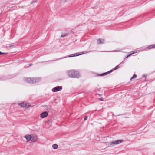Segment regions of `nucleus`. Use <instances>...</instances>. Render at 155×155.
I'll list each match as a JSON object with an SVG mask.
<instances>
[{"mask_svg": "<svg viewBox=\"0 0 155 155\" xmlns=\"http://www.w3.org/2000/svg\"><path fill=\"white\" fill-rule=\"evenodd\" d=\"M66 73L67 75L70 78H78L80 76L79 72L74 70H68Z\"/></svg>", "mask_w": 155, "mask_h": 155, "instance_id": "f257e3e1", "label": "nucleus"}, {"mask_svg": "<svg viewBox=\"0 0 155 155\" xmlns=\"http://www.w3.org/2000/svg\"><path fill=\"white\" fill-rule=\"evenodd\" d=\"M40 78H28L24 79L25 82L31 84H35L41 80Z\"/></svg>", "mask_w": 155, "mask_h": 155, "instance_id": "f03ea898", "label": "nucleus"}, {"mask_svg": "<svg viewBox=\"0 0 155 155\" xmlns=\"http://www.w3.org/2000/svg\"><path fill=\"white\" fill-rule=\"evenodd\" d=\"M87 53L88 52L87 51H84L83 52H78V53H76L75 54H72L69 55L68 56V57H71L77 56L81 55L82 54H84Z\"/></svg>", "mask_w": 155, "mask_h": 155, "instance_id": "7ed1b4c3", "label": "nucleus"}, {"mask_svg": "<svg viewBox=\"0 0 155 155\" xmlns=\"http://www.w3.org/2000/svg\"><path fill=\"white\" fill-rule=\"evenodd\" d=\"M19 105L23 107L28 108L31 106L28 103L25 102H22L19 103Z\"/></svg>", "mask_w": 155, "mask_h": 155, "instance_id": "20e7f679", "label": "nucleus"}, {"mask_svg": "<svg viewBox=\"0 0 155 155\" xmlns=\"http://www.w3.org/2000/svg\"><path fill=\"white\" fill-rule=\"evenodd\" d=\"M62 89V86H57L53 88L52 91L53 92H56L58 91H60Z\"/></svg>", "mask_w": 155, "mask_h": 155, "instance_id": "39448f33", "label": "nucleus"}, {"mask_svg": "<svg viewBox=\"0 0 155 155\" xmlns=\"http://www.w3.org/2000/svg\"><path fill=\"white\" fill-rule=\"evenodd\" d=\"M24 137L26 139L27 142H28L31 140L32 136L31 135L27 134L25 135Z\"/></svg>", "mask_w": 155, "mask_h": 155, "instance_id": "423d86ee", "label": "nucleus"}, {"mask_svg": "<svg viewBox=\"0 0 155 155\" xmlns=\"http://www.w3.org/2000/svg\"><path fill=\"white\" fill-rule=\"evenodd\" d=\"M153 48H155V44L149 45L146 48L144 49H143L142 50H147Z\"/></svg>", "mask_w": 155, "mask_h": 155, "instance_id": "0eeeda50", "label": "nucleus"}, {"mask_svg": "<svg viewBox=\"0 0 155 155\" xmlns=\"http://www.w3.org/2000/svg\"><path fill=\"white\" fill-rule=\"evenodd\" d=\"M48 115V113L46 111L42 113L40 115V117L42 118H44L47 117Z\"/></svg>", "mask_w": 155, "mask_h": 155, "instance_id": "6e6552de", "label": "nucleus"}, {"mask_svg": "<svg viewBox=\"0 0 155 155\" xmlns=\"http://www.w3.org/2000/svg\"><path fill=\"white\" fill-rule=\"evenodd\" d=\"M38 140L37 137L36 135H34L32 136V138L31 140L33 142H35L37 141Z\"/></svg>", "mask_w": 155, "mask_h": 155, "instance_id": "1a4fd4ad", "label": "nucleus"}, {"mask_svg": "<svg viewBox=\"0 0 155 155\" xmlns=\"http://www.w3.org/2000/svg\"><path fill=\"white\" fill-rule=\"evenodd\" d=\"M104 40L103 39H99L97 40V43L99 44H102L104 43Z\"/></svg>", "mask_w": 155, "mask_h": 155, "instance_id": "9d476101", "label": "nucleus"}, {"mask_svg": "<svg viewBox=\"0 0 155 155\" xmlns=\"http://www.w3.org/2000/svg\"><path fill=\"white\" fill-rule=\"evenodd\" d=\"M137 52V51H134L131 52V53L130 54L127 55V56L125 58V59L127 58L130 57V56H131L132 54H134L135 53Z\"/></svg>", "mask_w": 155, "mask_h": 155, "instance_id": "9b49d317", "label": "nucleus"}, {"mask_svg": "<svg viewBox=\"0 0 155 155\" xmlns=\"http://www.w3.org/2000/svg\"><path fill=\"white\" fill-rule=\"evenodd\" d=\"M115 141L116 144H117L122 143L123 141V140H120Z\"/></svg>", "mask_w": 155, "mask_h": 155, "instance_id": "f8f14e48", "label": "nucleus"}, {"mask_svg": "<svg viewBox=\"0 0 155 155\" xmlns=\"http://www.w3.org/2000/svg\"><path fill=\"white\" fill-rule=\"evenodd\" d=\"M115 145H117L116 143H115V141H112L111 142H110V146H113Z\"/></svg>", "mask_w": 155, "mask_h": 155, "instance_id": "ddd939ff", "label": "nucleus"}, {"mask_svg": "<svg viewBox=\"0 0 155 155\" xmlns=\"http://www.w3.org/2000/svg\"><path fill=\"white\" fill-rule=\"evenodd\" d=\"M58 145L56 144H53L52 145V147L53 149H56L58 148Z\"/></svg>", "mask_w": 155, "mask_h": 155, "instance_id": "4468645a", "label": "nucleus"}, {"mask_svg": "<svg viewBox=\"0 0 155 155\" xmlns=\"http://www.w3.org/2000/svg\"><path fill=\"white\" fill-rule=\"evenodd\" d=\"M107 74H108L107 72H106L104 73H102L101 74H100L99 75H98V76H104L106 75Z\"/></svg>", "mask_w": 155, "mask_h": 155, "instance_id": "2eb2a0df", "label": "nucleus"}, {"mask_svg": "<svg viewBox=\"0 0 155 155\" xmlns=\"http://www.w3.org/2000/svg\"><path fill=\"white\" fill-rule=\"evenodd\" d=\"M68 35V34L67 33H64L62 34L61 35V37H64Z\"/></svg>", "mask_w": 155, "mask_h": 155, "instance_id": "dca6fc26", "label": "nucleus"}, {"mask_svg": "<svg viewBox=\"0 0 155 155\" xmlns=\"http://www.w3.org/2000/svg\"><path fill=\"white\" fill-rule=\"evenodd\" d=\"M137 77V75L136 74H134L133 75V77L130 78V80H131L132 79L136 78Z\"/></svg>", "mask_w": 155, "mask_h": 155, "instance_id": "f3484780", "label": "nucleus"}, {"mask_svg": "<svg viewBox=\"0 0 155 155\" xmlns=\"http://www.w3.org/2000/svg\"><path fill=\"white\" fill-rule=\"evenodd\" d=\"M119 68V65H118L117 66H116L114 68H113L114 70H116L117 69H118Z\"/></svg>", "mask_w": 155, "mask_h": 155, "instance_id": "a211bd4d", "label": "nucleus"}, {"mask_svg": "<svg viewBox=\"0 0 155 155\" xmlns=\"http://www.w3.org/2000/svg\"><path fill=\"white\" fill-rule=\"evenodd\" d=\"M113 71H114V70L113 69L110 70L109 71H107V72L108 74L112 72Z\"/></svg>", "mask_w": 155, "mask_h": 155, "instance_id": "6ab92c4d", "label": "nucleus"}, {"mask_svg": "<svg viewBox=\"0 0 155 155\" xmlns=\"http://www.w3.org/2000/svg\"><path fill=\"white\" fill-rule=\"evenodd\" d=\"M113 71H114V70L113 69L110 70L109 71H107V72L108 74L112 72Z\"/></svg>", "mask_w": 155, "mask_h": 155, "instance_id": "aec40b11", "label": "nucleus"}, {"mask_svg": "<svg viewBox=\"0 0 155 155\" xmlns=\"http://www.w3.org/2000/svg\"><path fill=\"white\" fill-rule=\"evenodd\" d=\"M14 45L13 44H11L9 46V47H14Z\"/></svg>", "mask_w": 155, "mask_h": 155, "instance_id": "412c9836", "label": "nucleus"}, {"mask_svg": "<svg viewBox=\"0 0 155 155\" xmlns=\"http://www.w3.org/2000/svg\"><path fill=\"white\" fill-rule=\"evenodd\" d=\"M65 58H66V57H64V58H58V59H56V60H54V61L58 60H60V59H62Z\"/></svg>", "mask_w": 155, "mask_h": 155, "instance_id": "4be33fe9", "label": "nucleus"}, {"mask_svg": "<svg viewBox=\"0 0 155 155\" xmlns=\"http://www.w3.org/2000/svg\"><path fill=\"white\" fill-rule=\"evenodd\" d=\"M87 116H85L84 117V120H87Z\"/></svg>", "mask_w": 155, "mask_h": 155, "instance_id": "5701e85b", "label": "nucleus"}, {"mask_svg": "<svg viewBox=\"0 0 155 155\" xmlns=\"http://www.w3.org/2000/svg\"><path fill=\"white\" fill-rule=\"evenodd\" d=\"M6 53H2L0 51V55L3 54H6Z\"/></svg>", "mask_w": 155, "mask_h": 155, "instance_id": "b1692460", "label": "nucleus"}, {"mask_svg": "<svg viewBox=\"0 0 155 155\" xmlns=\"http://www.w3.org/2000/svg\"><path fill=\"white\" fill-rule=\"evenodd\" d=\"M145 77H146V75H145V74H143V75L142 76V78H145Z\"/></svg>", "mask_w": 155, "mask_h": 155, "instance_id": "393cba45", "label": "nucleus"}, {"mask_svg": "<svg viewBox=\"0 0 155 155\" xmlns=\"http://www.w3.org/2000/svg\"><path fill=\"white\" fill-rule=\"evenodd\" d=\"M99 100H100L101 101H103V99L102 98H100L99 99Z\"/></svg>", "mask_w": 155, "mask_h": 155, "instance_id": "a878e982", "label": "nucleus"}, {"mask_svg": "<svg viewBox=\"0 0 155 155\" xmlns=\"http://www.w3.org/2000/svg\"><path fill=\"white\" fill-rule=\"evenodd\" d=\"M37 0H34V1H33V2L32 3H33L35 2H36V1H37Z\"/></svg>", "mask_w": 155, "mask_h": 155, "instance_id": "bb28decb", "label": "nucleus"}, {"mask_svg": "<svg viewBox=\"0 0 155 155\" xmlns=\"http://www.w3.org/2000/svg\"><path fill=\"white\" fill-rule=\"evenodd\" d=\"M98 94L99 96H101V94Z\"/></svg>", "mask_w": 155, "mask_h": 155, "instance_id": "cd10ccee", "label": "nucleus"}, {"mask_svg": "<svg viewBox=\"0 0 155 155\" xmlns=\"http://www.w3.org/2000/svg\"><path fill=\"white\" fill-rule=\"evenodd\" d=\"M31 65H32L31 64H29V65H30V66H31Z\"/></svg>", "mask_w": 155, "mask_h": 155, "instance_id": "c85d7f7f", "label": "nucleus"}, {"mask_svg": "<svg viewBox=\"0 0 155 155\" xmlns=\"http://www.w3.org/2000/svg\"><path fill=\"white\" fill-rule=\"evenodd\" d=\"M117 116H119V115H118Z\"/></svg>", "mask_w": 155, "mask_h": 155, "instance_id": "c756f323", "label": "nucleus"}]
</instances>
